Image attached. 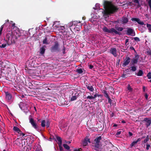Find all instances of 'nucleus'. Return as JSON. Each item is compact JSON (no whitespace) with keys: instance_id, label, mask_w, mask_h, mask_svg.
Wrapping results in <instances>:
<instances>
[{"instance_id":"nucleus-18","label":"nucleus","mask_w":151,"mask_h":151,"mask_svg":"<svg viewBox=\"0 0 151 151\" xmlns=\"http://www.w3.org/2000/svg\"><path fill=\"white\" fill-rule=\"evenodd\" d=\"M123 24H125L127 23L128 22V18L126 17H123L121 20Z\"/></svg>"},{"instance_id":"nucleus-1","label":"nucleus","mask_w":151,"mask_h":151,"mask_svg":"<svg viewBox=\"0 0 151 151\" xmlns=\"http://www.w3.org/2000/svg\"><path fill=\"white\" fill-rule=\"evenodd\" d=\"M104 10L102 12L104 16H108L117 12L118 8L113 4L111 2L104 1L103 4Z\"/></svg>"},{"instance_id":"nucleus-24","label":"nucleus","mask_w":151,"mask_h":151,"mask_svg":"<svg viewBox=\"0 0 151 151\" xmlns=\"http://www.w3.org/2000/svg\"><path fill=\"white\" fill-rule=\"evenodd\" d=\"M13 33L14 34H15L16 37H17L18 39L21 36V34L19 32H14Z\"/></svg>"},{"instance_id":"nucleus-17","label":"nucleus","mask_w":151,"mask_h":151,"mask_svg":"<svg viewBox=\"0 0 151 151\" xmlns=\"http://www.w3.org/2000/svg\"><path fill=\"white\" fill-rule=\"evenodd\" d=\"M5 93L6 99L9 101L12 99V94L8 92H6Z\"/></svg>"},{"instance_id":"nucleus-63","label":"nucleus","mask_w":151,"mask_h":151,"mask_svg":"<svg viewBox=\"0 0 151 151\" xmlns=\"http://www.w3.org/2000/svg\"><path fill=\"white\" fill-rule=\"evenodd\" d=\"M126 76V74H123L122 76V78H125Z\"/></svg>"},{"instance_id":"nucleus-58","label":"nucleus","mask_w":151,"mask_h":151,"mask_svg":"<svg viewBox=\"0 0 151 151\" xmlns=\"http://www.w3.org/2000/svg\"><path fill=\"white\" fill-rule=\"evenodd\" d=\"M20 134V136H22V137L24 136L25 135V134L23 133H22L21 132H20V133H19Z\"/></svg>"},{"instance_id":"nucleus-32","label":"nucleus","mask_w":151,"mask_h":151,"mask_svg":"<svg viewBox=\"0 0 151 151\" xmlns=\"http://www.w3.org/2000/svg\"><path fill=\"white\" fill-rule=\"evenodd\" d=\"M46 122L45 120H43L41 122V126L42 127H44L45 126Z\"/></svg>"},{"instance_id":"nucleus-13","label":"nucleus","mask_w":151,"mask_h":151,"mask_svg":"<svg viewBox=\"0 0 151 151\" xmlns=\"http://www.w3.org/2000/svg\"><path fill=\"white\" fill-rule=\"evenodd\" d=\"M88 142L89 143L91 142L90 139L88 138L87 136H86L83 141L82 144L84 146H86L88 144Z\"/></svg>"},{"instance_id":"nucleus-41","label":"nucleus","mask_w":151,"mask_h":151,"mask_svg":"<svg viewBox=\"0 0 151 151\" xmlns=\"http://www.w3.org/2000/svg\"><path fill=\"white\" fill-rule=\"evenodd\" d=\"M77 98V97L76 96H73L70 98V100L71 101L75 100Z\"/></svg>"},{"instance_id":"nucleus-2","label":"nucleus","mask_w":151,"mask_h":151,"mask_svg":"<svg viewBox=\"0 0 151 151\" xmlns=\"http://www.w3.org/2000/svg\"><path fill=\"white\" fill-rule=\"evenodd\" d=\"M18 38L16 37L15 34L12 31H9L6 34V39L8 45H9L13 43H15Z\"/></svg>"},{"instance_id":"nucleus-34","label":"nucleus","mask_w":151,"mask_h":151,"mask_svg":"<svg viewBox=\"0 0 151 151\" xmlns=\"http://www.w3.org/2000/svg\"><path fill=\"white\" fill-rule=\"evenodd\" d=\"M63 146L65 149L68 150H69L70 148V147L66 144H63Z\"/></svg>"},{"instance_id":"nucleus-16","label":"nucleus","mask_w":151,"mask_h":151,"mask_svg":"<svg viewBox=\"0 0 151 151\" xmlns=\"http://www.w3.org/2000/svg\"><path fill=\"white\" fill-rule=\"evenodd\" d=\"M110 52L112 54L114 57H116L117 56L116 50L115 48H111L110 50Z\"/></svg>"},{"instance_id":"nucleus-22","label":"nucleus","mask_w":151,"mask_h":151,"mask_svg":"<svg viewBox=\"0 0 151 151\" xmlns=\"http://www.w3.org/2000/svg\"><path fill=\"white\" fill-rule=\"evenodd\" d=\"M13 130L18 133H19L20 132H21V130L18 127L16 126H14L13 128Z\"/></svg>"},{"instance_id":"nucleus-15","label":"nucleus","mask_w":151,"mask_h":151,"mask_svg":"<svg viewBox=\"0 0 151 151\" xmlns=\"http://www.w3.org/2000/svg\"><path fill=\"white\" fill-rule=\"evenodd\" d=\"M144 137H142V138H139L137 139L135 141H134L133 142L131 145H130V147L131 148L133 146H135V145L139 142L143 138H144Z\"/></svg>"},{"instance_id":"nucleus-61","label":"nucleus","mask_w":151,"mask_h":151,"mask_svg":"<svg viewBox=\"0 0 151 151\" xmlns=\"http://www.w3.org/2000/svg\"><path fill=\"white\" fill-rule=\"evenodd\" d=\"M133 2L135 3H138V0H132Z\"/></svg>"},{"instance_id":"nucleus-6","label":"nucleus","mask_w":151,"mask_h":151,"mask_svg":"<svg viewBox=\"0 0 151 151\" xmlns=\"http://www.w3.org/2000/svg\"><path fill=\"white\" fill-rule=\"evenodd\" d=\"M139 58V55H135V58H133L131 60L130 64L133 65H135V64H137V63Z\"/></svg>"},{"instance_id":"nucleus-48","label":"nucleus","mask_w":151,"mask_h":151,"mask_svg":"<svg viewBox=\"0 0 151 151\" xmlns=\"http://www.w3.org/2000/svg\"><path fill=\"white\" fill-rule=\"evenodd\" d=\"M29 148H28V147H25L24 148V151H28L29 150Z\"/></svg>"},{"instance_id":"nucleus-31","label":"nucleus","mask_w":151,"mask_h":151,"mask_svg":"<svg viewBox=\"0 0 151 151\" xmlns=\"http://www.w3.org/2000/svg\"><path fill=\"white\" fill-rule=\"evenodd\" d=\"M130 68H131V70L133 72L137 70V67L134 65H133Z\"/></svg>"},{"instance_id":"nucleus-49","label":"nucleus","mask_w":151,"mask_h":151,"mask_svg":"<svg viewBox=\"0 0 151 151\" xmlns=\"http://www.w3.org/2000/svg\"><path fill=\"white\" fill-rule=\"evenodd\" d=\"M136 4H137V9L139 8L141 6V5L139 3V1H138V3H136Z\"/></svg>"},{"instance_id":"nucleus-19","label":"nucleus","mask_w":151,"mask_h":151,"mask_svg":"<svg viewBox=\"0 0 151 151\" xmlns=\"http://www.w3.org/2000/svg\"><path fill=\"white\" fill-rule=\"evenodd\" d=\"M56 138L58 142V145L60 146V145H61L62 143V140L61 137H60L57 136L56 137Z\"/></svg>"},{"instance_id":"nucleus-26","label":"nucleus","mask_w":151,"mask_h":151,"mask_svg":"<svg viewBox=\"0 0 151 151\" xmlns=\"http://www.w3.org/2000/svg\"><path fill=\"white\" fill-rule=\"evenodd\" d=\"M87 88L91 91L92 92L94 90V89L92 86L89 85V86H87Z\"/></svg>"},{"instance_id":"nucleus-30","label":"nucleus","mask_w":151,"mask_h":151,"mask_svg":"<svg viewBox=\"0 0 151 151\" xmlns=\"http://www.w3.org/2000/svg\"><path fill=\"white\" fill-rule=\"evenodd\" d=\"M76 72L79 74H81L83 72L82 69L81 68L77 69Z\"/></svg>"},{"instance_id":"nucleus-39","label":"nucleus","mask_w":151,"mask_h":151,"mask_svg":"<svg viewBox=\"0 0 151 151\" xmlns=\"http://www.w3.org/2000/svg\"><path fill=\"white\" fill-rule=\"evenodd\" d=\"M122 130L121 129L118 130L117 132L116 133L115 135L116 136L119 135V134H121V132H122Z\"/></svg>"},{"instance_id":"nucleus-43","label":"nucleus","mask_w":151,"mask_h":151,"mask_svg":"<svg viewBox=\"0 0 151 151\" xmlns=\"http://www.w3.org/2000/svg\"><path fill=\"white\" fill-rule=\"evenodd\" d=\"M127 89L130 91H132V89L129 85H128Z\"/></svg>"},{"instance_id":"nucleus-7","label":"nucleus","mask_w":151,"mask_h":151,"mask_svg":"<svg viewBox=\"0 0 151 151\" xmlns=\"http://www.w3.org/2000/svg\"><path fill=\"white\" fill-rule=\"evenodd\" d=\"M102 137L101 136H100L98 137H97L95 139V147H96V148H99V143Z\"/></svg>"},{"instance_id":"nucleus-37","label":"nucleus","mask_w":151,"mask_h":151,"mask_svg":"<svg viewBox=\"0 0 151 151\" xmlns=\"http://www.w3.org/2000/svg\"><path fill=\"white\" fill-rule=\"evenodd\" d=\"M46 127L47 128H48L50 127V122L49 120H47L46 121Z\"/></svg>"},{"instance_id":"nucleus-38","label":"nucleus","mask_w":151,"mask_h":151,"mask_svg":"<svg viewBox=\"0 0 151 151\" xmlns=\"http://www.w3.org/2000/svg\"><path fill=\"white\" fill-rule=\"evenodd\" d=\"M116 29L117 30L119 31H122L123 29V28L122 27H116Z\"/></svg>"},{"instance_id":"nucleus-10","label":"nucleus","mask_w":151,"mask_h":151,"mask_svg":"<svg viewBox=\"0 0 151 151\" xmlns=\"http://www.w3.org/2000/svg\"><path fill=\"white\" fill-rule=\"evenodd\" d=\"M29 73L30 74V76H38L39 74L38 73V71L34 70H30L29 71Z\"/></svg>"},{"instance_id":"nucleus-60","label":"nucleus","mask_w":151,"mask_h":151,"mask_svg":"<svg viewBox=\"0 0 151 151\" xmlns=\"http://www.w3.org/2000/svg\"><path fill=\"white\" fill-rule=\"evenodd\" d=\"M130 49L132 50H134L135 51L134 47H132V46L130 47Z\"/></svg>"},{"instance_id":"nucleus-47","label":"nucleus","mask_w":151,"mask_h":151,"mask_svg":"<svg viewBox=\"0 0 151 151\" xmlns=\"http://www.w3.org/2000/svg\"><path fill=\"white\" fill-rule=\"evenodd\" d=\"M146 53L147 55H151V50H149L146 51Z\"/></svg>"},{"instance_id":"nucleus-8","label":"nucleus","mask_w":151,"mask_h":151,"mask_svg":"<svg viewBox=\"0 0 151 151\" xmlns=\"http://www.w3.org/2000/svg\"><path fill=\"white\" fill-rule=\"evenodd\" d=\"M127 35L132 36L135 35V33L134 32V31L133 29L130 27H127Z\"/></svg>"},{"instance_id":"nucleus-36","label":"nucleus","mask_w":151,"mask_h":151,"mask_svg":"<svg viewBox=\"0 0 151 151\" xmlns=\"http://www.w3.org/2000/svg\"><path fill=\"white\" fill-rule=\"evenodd\" d=\"M104 96L107 98L108 99L110 97H109L108 94L106 91H105L104 92Z\"/></svg>"},{"instance_id":"nucleus-5","label":"nucleus","mask_w":151,"mask_h":151,"mask_svg":"<svg viewBox=\"0 0 151 151\" xmlns=\"http://www.w3.org/2000/svg\"><path fill=\"white\" fill-rule=\"evenodd\" d=\"M29 122L34 129L36 130L38 129V125L36 123V121L33 118H30L29 119Z\"/></svg>"},{"instance_id":"nucleus-33","label":"nucleus","mask_w":151,"mask_h":151,"mask_svg":"<svg viewBox=\"0 0 151 151\" xmlns=\"http://www.w3.org/2000/svg\"><path fill=\"white\" fill-rule=\"evenodd\" d=\"M149 136L147 135L146 138L144 139L143 142V143L144 144L146 143L148 141H149Z\"/></svg>"},{"instance_id":"nucleus-35","label":"nucleus","mask_w":151,"mask_h":151,"mask_svg":"<svg viewBox=\"0 0 151 151\" xmlns=\"http://www.w3.org/2000/svg\"><path fill=\"white\" fill-rule=\"evenodd\" d=\"M114 33L116 34H118L119 35H122V33L121 32H118L117 31L116 29H115L114 28L113 30V33Z\"/></svg>"},{"instance_id":"nucleus-51","label":"nucleus","mask_w":151,"mask_h":151,"mask_svg":"<svg viewBox=\"0 0 151 151\" xmlns=\"http://www.w3.org/2000/svg\"><path fill=\"white\" fill-rule=\"evenodd\" d=\"M108 99V102L111 105V101L112 100L110 98H109Z\"/></svg>"},{"instance_id":"nucleus-42","label":"nucleus","mask_w":151,"mask_h":151,"mask_svg":"<svg viewBox=\"0 0 151 151\" xmlns=\"http://www.w3.org/2000/svg\"><path fill=\"white\" fill-rule=\"evenodd\" d=\"M65 50H66V48L65 47V46H63V48L62 50V53L63 54H65L66 53Z\"/></svg>"},{"instance_id":"nucleus-23","label":"nucleus","mask_w":151,"mask_h":151,"mask_svg":"<svg viewBox=\"0 0 151 151\" xmlns=\"http://www.w3.org/2000/svg\"><path fill=\"white\" fill-rule=\"evenodd\" d=\"M51 90H53L55 88V86L54 84L51 83L48 86Z\"/></svg>"},{"instance_id":"nucleus-29","label":"nucleus","mask_w":151,"mask_h":151,"mask_svg":"<svg viewBox=\"0 0 151 151\" xmlns=\"http://www.w3.org/2000/svg\"><path fill=\"white\" fill-rule=\"evenodd\" d=\"M146 26L149 32H151V24L147 23L146 24Z\"/></svg>"},{"instance_id":"nucleus-55","label":"nucleus","mask_w":151,"mask_h":151,"mask_svg":"<svg viewBox=\"0 0 151 151\" xmlns=\"http://www.w3.org/2000/svg\"><path fill=\"white\" fill-rule=\"evenodd\" d=\"M58 146H59V149H60V151H62V150H63V147L61 146V145H60V146H59V145H58Z\"/></svg>"},{"instance_id":"nucleus-14","label":"nucleus","mask_w":151,"mask_h":151,"mask_svg":"<svg viewBox=\"0 0 151 151\" xmlns=\"http://www.w3.org/2000/svg\"><path fill=\"white\" fill-rule=\"evenodd\" d=\"M131 20L132 21H135L137 22L139 24L143 25L144 24V23L143 22L141 21L138 18H132Z\"/></svg>"},{"instance_id":"nucleus-4","label":"nucleus","mask_w":151,"mask_h":151,"mask_svg":"<svg viewBox=\"0 0 151 151\" xmlns=\"http://www.w3.org/2000/svg\"><path fill=\"white\" fill-rule=\"evenodd\" d=\"M50 50L52 52H59L60 51L59 45L57 41L54 42V44L50 47Z\"/></svg>"},{"instance_id":"nucleus-53","label":"nucleus","mask_w":151,"mask_h":151,"mask_svg":"<svg viewBox=\"0 0 151 151\" xmlns=\"http://www.w3.org/2000/svg\"><path fill=\"white\" fill-rule=\"evenodd\" d=\"M150 145L149 144H147L146 145V149L147 150H148L149 149V147H150Z\"/></svg>"},{"instance_id":"nucleus-46","label":"nucleus","mask_w":151,"mask_h":151,"mask_svg":"<svg viewBox=\"0 0 151 151\" xmlns=\"http://www.w3.org/2000/svg\"><path fill=\"white\" fill-rule=\"evenodd\" d=\"M147 77L148 79H151V73L150 72H149L147 73Z\"/></svg>"},{"instance_id":"nucleus-11","label":"nucleus","mask_w":151,"mask_h":151,"mask_svg":"<svg viewBox=\"0 0 151 151\" xmlns=\"http://www.w3.org/2000/svg\"><path fill=\"white\" fill-rule=\"evenodd\" d=\"M143 121L145 123V125L147 127H148L151 124V119L145 118Z\"/></svg>"},{"instance_id":"nucleus-27","label":"nucleus","mask_w":151,"mask_h":151,"mask_svg":"<svg viewBox=\"0 0 151 151\" xmlns=\"http://www.w3.org/2000/svg\"><path fill=\"white\" fill-rule=\"evenodd\" d=\"M143 74V72L142 70H139L137 73V75L138 76H141Z\"/></svg>"},{"instance_id":"nucleus-56","label":"nucleus","mask_w":151,"mask_h":151,"mask_svg":"<svg viewBox=\"0 0 151 151\" xmlns=\"http://www.w3.org/2000/svg\"><path fill=\"white\" fill-rule=\"evenodd\" d=\"M145 99L147 100L148 99V95H147V94L146 93L145 94Z\"/></svg>"},{"instance_id":"nucleus-44","label":"nucleus","mask_w":151,"mask_h":151,"mask_svg":"<svg viewBox=\"0 0 151 151\" xmlns=\"http://www.w3.org/2000/svg\"><path fill=\"white\" fill-rule=\"evenodd\" d=\"M86 98L90 100L93 99V96H88Z\"/></svg>"},{"instance_id":"nucleus-12","label":"nucleus","mask_w":151,"mask_h":151,"mask_svg":"<svg viewBox=\"0 0 151 151\" xmlns=\"http://www.w3.org/2000/svg\"><path fill=\"white\" fill-rule=\"evenodd\" d=\"M114 28H111L110 29H108L106 27H104L103 28V31L105 32L112 34L113 33V30Z\"/></svg>"},{"instance_id":"nucleus-28","label":"nucleus","mask_w":151,"mask_h":151,"mask_svg":"<svg viewBox=\"0 0 151 151\" xmlns=\"http://www.w3.org/2000/svg\"><path fill=\"white\" fill-rule=\"evenodd\" d=\"M42 42L44 44L48 45L49 44V43L47 41V38L46 37H45V38L43 40Z\"/></svg>"},{"instance_id":"nucleus-50","label":"nucleus","mask_w":151,"mask_h":151,"mask_svg":"<svg viewBox=\"0 0 151 151\" xmlns=\"http://www.w3.org/2000/svg\"><path fill=\"white\" fill-rule=\"evenodd\" d=\"M82 149L81 148L79 149H75L73 151H82Z\"/></svg>"},{"instance_id":"nucleus-21","label":"nucleus","mask_w":151,"mask_h":151,"mask_svg":"<svg viewBox=\"0 0 151 151\" xmlns=\"http://www.w3.org/2000/svg\"><path fill=\"white\" fill-rule=\"evenodd\" d=\"M77 24V22L76 21L70 22L68 24V26L69 27H71L73 25L76 26Z\"/></svg>"},{"instance_id":"nucleus-25","label":"nucleus","mask_w":151,"mask_h":151,"mask_svg":"<svg viewBox=\"0 0 151 151\" xmlns=\"http://www.w3.org/2000/svg\"><path fill=\"white\" fill-rule=\"evenodd\" d=\"M45 51V49L44 47H42L40 50V53L41 55L44 54Z\"/></svg>"},{"instance_id":"nucleus-52","label":"nucleus","mask_w":151,"mask_h":151,"mask_svg":"<svg viewBox=\"0 0 151 151\" xmlns=\"http://www.w3.org/2000/svg\"><path fill=\"white\" fill-rule=\"evenodd\" d=\"M148 4L150 8H151V0H148Z\"/></svg>"},{"instance_id":"nucleus-45","label":"nucleus","mask_w":151,"mask_h":151,"mask_svg":"<svg viewBox=\"0 0 151 151\" xmlns=\"http://www.w3.org/2000/svg\"><path fill=\"white\" fill-rule=\"evenodd\" d=\"M134 39L135 41H137V42H139L140 41V40L138 37H134Z\"/></svg>"},{"instance_id":"nucleus-3","label":"nucleus","mask_w":151,"mask_h":151,"mask_svg":"<svg viewBox=\"0 0 151 151\" xmlns=\"http://www.w3.org/2000/svg\"><path fill=\"white\" fill-rule=\"evenodd\" d=\"M18 38L16 37L15 34L12 31H9L6 34V39L8 45H9L13 43H15Z\"/></svg>"},{"instance_id":"nucleus-9","label":"nucleus","mask_w":151,"mask_h":151,"mask_svg":"<svg viewBox=\"0 0 151 151\" xmlns=\"http://www.w3.org/2000/svg\"><path fill=\"white\" fill-rule=\"evenodd\" d=\"M131 61L130 58L128 56L126 57L125 59L124 60V62L122 64V66L124 67L128 65Z\"/></svg>"},{"instance_id":"nucleus-57","label":"nucleus","mask_w":151,"mask_h":151,"mask_svg":"<svg viewBox=\"0 0 151 151\" xmlns=\"http://www.w3.org/2000/svg\"><path fill=\"white\" fill-rule=\"evenodd\" d=\"M93 67V66L91 64H90L89 65V68H90V69H92Z\"/></svg>"},{"instance_id":"nucleus-40","label":"nucleus","mask_w":151,"mask_h":151,"mask_svg":"<svg viewBox=\"0 0 151 151\" xmlns=\"http://www.w3.org/2000/svg\"><path fill=\"white\" fill-rule=\"evenodd\" d=\"M7 40H6V42H7ZM7 44V42L5 44H4L1 45H0V47L1 48H5L6 46V44Z\"/></svg>"},{"instance_id":"nucleus-20","label":"nucleus","mask_w":151,"mask_h":151,"mask_svg":"<svg viewBox=\"0 0 151 151\" xmlns=\"http://www.w3.org/2000/svg\"><path fill=\"white\" fill-rule=\"evenodd\" d=\"M35 148H36L35 151H42L40 145L38 144H37V146L35 147Z\"/></svg>"},{"instance_id":"nucleus-62","label":"nucleus","mask_w":151,"mask_h":151,"mask_svg":"<svg viewBox=\"0 0 151 151\" xmlns=\"http://www.w3.org/2000/svg\"><path fill=\"white\" fill-rule=\"evenodd\" d=\"M97 94H95L94 95V96H93V99H95L97 96Z\"/></svg>"},{"instance_id":"nucleus-59","label":"nucleus","mask_w":151,"mask_h":151,"mask_svg":"<svg viewBox=\"0 0 151 151\" xmlns=\"http://www.w3.org/2000/svg\"><path fill=\"white\" fill-rule=\"evenodd\" d=\"M128 134L129 137L133 135V134L131 132H129Z\"/></svg>"},{"instance_id":"nucleus-54","label":"nucleus","mask_w":151,"mask_h":151,"mask_svg":"<svg viewBox=\"0 0 151 151\" xmlns=\"http://www.w3.org/2000/svg\"><path fill=\"white\" fill-rule=\"evenodd\" d=\"M3 26H2L1 28H0V33H1V34L2 33V31L3 30Z\"/></svg>"},{"instance_id":"nucleus-64","label":"nucleus","mask_w":151,"mask_h":151,"mask_svg":"<svg viewBox=\"0 0 151 151\" xmlns=\"http://www.w3.org/2000/svg\"><path fill=\"white\" fill-rule=\"evenodd\" d=\"M46 90H50V88L49 87H48V86H47V87H46Z\"/></svg>"}]
</instances>
